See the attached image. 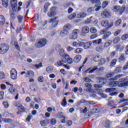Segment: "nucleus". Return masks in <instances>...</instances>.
I'll return each instance as SVG.
<instances>
[{"label":"nucleus","mask_w":128,"mask_h":128,"mask_svg":"<svg viewBox=\"0 0 128 128\" xmlns=\"http://www.w3.org/2000/svg\"><path fill=\"white\" fill-rule=\"evenodd\" d=\"M101 24L104 27L108 26L105 29L100 30L101 34H104L103 36H102V39L103 40H106V39L108 38H109V36L111 34V32H108V28H110L111 27H112L114 26V22H112L109 25V22L108 20H103L101 22Z\"/></svg>","instance_id":"1"},{"label":"nucleus","mask_w":128,"mask_h":128,"mask_svg":"<svg viewBox=\"0 0 128 128\" xmlns=\"http://www.w3.org/2000/svg\"><path fill=\"white\" fill-rule=\"evenodd\" d=\"M120 88L128 86V78H122L120 79V81H112L110 82L109 86L111 88H114L118 86Z\"/></svg>","instance_id":"2"},{"label":"nucleus","mask_w":128,"mask_h":128,"mask_svg":"<svg viewBox=\"0 0 128 128\" xmlns=\"http://www.w3.org/2000/svg\"><path fill=\"white\" fill-rule=\"evenodd\" d=\"M18 5H19V7H18ZM18 0H11V7L14 12H20L21 10L20 6H22V2H19V3H18Z\"/></svg>","instance_id":"3"},{"label":"nucleus","mask_w":128,"mask_h":128,"mask_svg":"<svg viewBox=\"0 0 128 128\" xmlns=\"http://www.w3.org/2000/svg\"><path fill=\"white\" fill-rule=\"evenodd\" d=\"M10 50V46L6 43H2L0 44V54H6Z\"/></svg>","instance_id":"4"},{"label":"nucleus","mask_w":128,"mask_h":128,"mask_svg":"<svg viewBox=\"0 0 128 128\" xmlns=\"http://www.w3.org/2000/svg\"><path fill=\"white\" fill-rule=\"evenodd\" d=\"M125 10V6H120V5L114 6L112 8V11L116 12H118V14H119L120 16H122Z\"/></svg>","instance_id":"5"},{"label":"nucleus","mask_w":128,"mask_h":128,"mask_svg":"<svg viewBox=\"0 0 128 128\" xmlns=\"http://www.w3.org/2000/svg\"><path fill=\"white\" fill-rule=\"evenodd\" d=\"M72 28V26L70 24H66L63 30L61 31L60 35L61 36H64L68 34V31Z\"/></svg>","instance_id":"6"},{"label":"nucleus","mask_w":128,"mask_h":128,"mask_svg":"<svg viewBox=\"0 0 128 128\" xmlns=\"http://www.w3.org/2000/svg\"><path fill=\"white\" fill-rule=\"evenodd\" d=\"M47 40L44 38L40 39L38 42L36 43L35 46L36 48H40L46 46Z\"/></svg>","instance_id":"7"},{"label":"nucleus","mask_w":128,"mask_h":128,"mask_svg":"<svg viewBox=\"0 0 128 128\" xmlns=\"http://www.w3.org/2000/svg\"><path fill=\"white\" fill-rule=\"evenodd\" d=\"M80 32V30L79 29H74L73 30L72 34H70L69 38L70 40H75L78 37V34Z\"/></svg>","instance_id":"8"},{"label":"nucleus","mask_w":128,"mask_h":128,"mask_svg":"<svg viewBox=\"0 0 128 128\" xmlns=\"http://www.w3.org/2000/svg\"><path fill=\"white\" fill-rule=\"evenodd\" d=\"M92 4H96L95 7H97L95 10L96 12H98L101 8L102 6H100L101 2L100 0H91Z\"/></svg>","instance_id":"9"},{"label":"nucleus","mask_w":128,"mask_h":128,"mask_svg":"<svg viewBox=\"0 0 128 128\" xmlns=\"http://www.w3.org/2000/svg\"><path fill=\"white\" fill-rule=\"evenodd\" d=\"M10 78L14 80L18 78V72L14 68H12L10 70Z\"/></svg>","instance_id":"10"},{"label":"nucleus","mask_w":128,"mask_h":128,"mask_svg":"<svg viewBox=\"0 0 128 128\" xmlns=\"http://www.w3.org/2000/svg\"><path fill=\"white\" fill-rule=\"evenodd\" d=\"M94 88H95L96 89V92H98V94L100 95L101 96H103L104 95V94L102 93L103 92V90L100 89L101 88L102 86L101 85H99L98 84H95L94 85Z\"/></svg>","instance_id":"11"},{"label":"nucleus","mask_w":128,"mask_h":128,"mask_svg":"<svg viewBox=\"0 0 128 128\" xmlns=\"http://www.w3.org/2000/svg\"><path fill=\"white\" fill-rule=\"evenodd\" d=\"M58 18V17H54V18H50L48 20V22L50 24H52V26L54 28L57 26L58 24L59 21L56 20Z\"/></svg>","instance_id":"12"},{"label":"nucleus","mask_w":128,"mask_h":128,"mask_svg":"<svg viewBox=\"0 0 128 128\" xmlns=\"http://www.w3.org/2000/svg\"><path fill=\"white\" fill-rule=\"evenodd\" d=\"M92 42H87L86 43H84L82 42H80V46H82L84 49L87 50L88 49L92 46Z\"/></svg>","instance_id":"13"},{"label":"nucleus","mask_w":128,"mask_h":128,"mask_svg":"<svg viewBox=\"0 0 128 128\" xmlns=\"http://www.w3.org/2000/svg\"><path fill=\"white\" fill-rule=\"evenodd\" d=\"M34 76V73L32 70L27 71V73H26L24 75V77L26 78H32Z\"/></svg>","instance_id":"14"},{"label":"nucleus","mask_w":128,"mask_h":128,"mask_svg":"<svg viewBox=\"0 0 128 128\" xmlns=\"http://www.w3.org/2000/svg\"><path fill=\"white\" fill-rule=\"evenodd\" d=\"M90 32V28L88 26H84L82 29L81 36H85L86 34Z\"/></svg>","instance_id":"15"},{"label":"nucleus","mask_w":128,"mask_h":128,"mask_svg":"<svg viewBox=\"0 0 128 128\" xmlns=\"http://www.w3.org/2000/svg\"><path fill=\"white\" fill-rule=\"evenodd\" d=\"M64 57V62H67L69 64H72V58H70V56H68L67 54H66L64 56H63Z\"/></svg>","instance_id":"16"},{"label":"nucleus","mask_w":128,"mask_h":128,"mask_svg":"<svg viewBox=\"0 0 128 128\" xmlns=\"http://www.w3.org/2000/svg\"><path fill=\"white\" fill-rule=\"evenodd\" d=\"M111 13L108 10H104L101 13V16L103 18H108L110 17Z\"/></svg>","instance_id":"17"},{"label":"nucleus","mask_w":128,"mask_h":128,"mask_svg":"<svg viewBox=\"0 0 128 128\" xmlns=\"http://www.w3.org/2000/svg\"><path fill=\"white\" fill-rule=\"evenodd\" d=\"M91 68H88V70H85V73L87 74L88 73L89 74H91L94 73V72H96V70H97L98 69V68L95 67L93 68H92L90 70Z\"/></svg>","instance_id":"18"},{"label":"nucleus","mask_w":128,"mask_h":128,"mask_svg":"<svg viewBox=\"0 0 128 128\" xmlns=\"http://www.w3.org/2000/svg\"><path fill=\"white\" fill-rule=\"evenodd\" d=\"M87 16V14L84 12H80L77 14V18H84Z\"/></svg>","instance_id":"19"},{"label":"nucleus","mask_w":128,"mask_h":128,"mask_svg":"<svg viewBox=\"0 0 128 128\" xmlns=\"http://www.w3.org/2000/svg\"><path fill=\"white\" fill-rule=\"evenodd\" d=\"M56 48H59L60 50V55L61 56H65V52H64V50L63 48H61V46L60 45H58L57 46H56Z\"/></svg>","instance_id":"20"},{"label":"nucleus","mask_w":128,"mask_h":128,"mask_svg":"<svg viewBox=\"0 0 128 128\" xmlns=\"http://www.w3.org/2000/svg\"><path fill=\"white\" fill-rule=\"evenodd\" d=\"M123 76V74H118L116 76H114V78H110V81H114V80H118L120 79V78H122Z\"/></svg>","instance_id":"21"},{"label":"nucleus","mask_w":128,"mask_h":128,"mask_svg":"<svg viewBox=\"0 0 128 128\" xmlns=\"http://www.w3.org/2000/svg\"><path fill=\"white\" fill-rule=\"evenodd\" d=\"M18 102L14 103V106L16 107H18L20 108V112H26L25 108L22 106H18Z\"/></svg>","instance_id":"22"},{"label":"nucleus","mask_w":128,"mask_h":128,"mask_svg":"<svg viewBox=\"0 0 128 128\" xmlns=\"http://www.w3.org/2000/svg\"><path fill=\"white\" fill-rule=\"evenodd\" d=\"M49 124V121L48 120H42L40 122V124L42 126H46Z\"/></svg>","instance_id":"23"},{"label":"nucleus","mask_w":128,"mask_h":128,"mask_svg":"<svg viewBox=\"0 0 128 128\" xmlns=\"http://www.w3.org/2000/svg\"><path fill=\"white\" fill-rule=\"evenodd\" d=\"M53 10V8H51L50 11L49 12L48 14L47 15L49 17H52L56 15V12L55 10Z\"/></svg>","instance_id":"24"},{"label":"nucleus","mask_w":128,"mask_h":128,"mask_svg":"<svg viewBox=\"0 0 128 128\" xmlns=\"http://www.w3.org/2000/svg\"><path fill=\"white\" fill-rule=\"evenodd\" d=\"M81 59H82L81 55H78L76 56H75L74 59V62H76V63L80 62Z\"/></svg>","instance_id":"25"},{"label":"nucleus","mask_w":128,"mask_h":128,"mask_svg":"<svg viewBox=\"0 0 128 128\" xmlns=\"http://www.w3.org/2000/svg\"><path fill=\"white\" fill-rule=\"evenodd\" d=\"M102 58V56L100 55H96L93 58V60L96 62H99Z\"/></svg>","instance_id":"26"},{"label":"nucleus","mask_w":128,"mask_h":128,"mask_svg":"<svg viewBox=\"0 0 128 128\" xmlns=\"http://www.w3.org/2000/svg\"><path fill=\"white\" fill-rule=\"evenodd\" d=\"M6 24V18L4 16L0 15V25H4Z\"/></svg>","instance_id":"27"},{"label":"nucleus","mask_w":128,"mask_h":128,"mask_svg":"<svg viewBox=\"0 0 128 128\" xmlns=\"http://www.w3.org/2000/svg\"><path fill=\"white\" fill-rule=\"evenodd\" d=\"M100 109L99 108H92L91 110L92 114H98L100 112Z\"/></svg>","instance_id":"28"},{"label":"nucleus","mask_w":128,"mask_h":128,"mask_svg":"<svg viewBox=\"0 0 128 128\" xmlns=\"http://www.w3.org/2000/svg\"><path fill=\"white\" fill-rule=\"evenodd\" d=\"M85 86H86V88H88V90H87V91L88 92H92V86L90 84V83L85 84Z\"/></svg>","instance_id":"29"},{"label":"nucleus","mask_w":128,"mask_h":128,"mask_svg":"<svg viewBox=\"0 0 128 128\" xmlns=\"http://www.w3.org/2000/svg\"><path fill=\"white\" fill-rule=\"evenodd\" d=\"M64 60H58L57 62V63H56V64H55V66H64Z\"/></svg>","instance_id":"30"},{"label":"nucleus","mask_w":128,"mask_h":128,"mask_svg":"<svg viewBox=\"0 0 128 128\" xmlns=\"http://www.w3.org/2000/svg\"><path fill=\"white\" fill-rule=\"evenodd\" d=\"M42 63L40 62L39 64H33L32 65V68H35L36 69H39L40 68L42 67Z\"/></svg>","instance_id":"31"},{"label":"nucleus","mask_w":128,"mask_h":128,"mask_svg":"<svg viewBox=\"0 0 128 128\" xmlns=\"http://www.w3.org/2000/svg\"><path fill=\"white\" fill-rule=\"evenodd\" d=\"M2 4L4 8H8V0H2Z\"/></svg>","instance_id":"32"},{"label":"nucleus","mask_w":128,"mask_h":128,"mask_svg":"<svg viewBox=\"0 0 128 128\" xmlns=\"http://www.w3.org/2000/svg\"><path fill=\"white\" fill-rule=\"evenodd\" d=\"M112 44V41L111 40H108L104 44V47L108 48Z\"/></svg>","instance_id":"33"},{"label":"nucleus","mask_w":128,"mask_h":128,"mask_svg":"<svg viewBox=\"0 0 128 128\" xmlns=\"http://www.w3.org/2000/svg\"><path fill=\"white\" fill-rule=\"evenodd\" d=\"M84 51V50L82 48H77L74 50V53L76 54H80L82 52Z\"/></svg>","instance_id":"34"},{"label":"nucleus","mask_w":128,"mask_h":128,"mask_svg":"<svg viewBox=\"0 0 128 128\" xmlns=\"http://www.w3.org/2000/svg\"><path fill=\"white\" fill-rule=\"evenodd\" d=\"M114 76V72L108 73L106 75V78H112Z\"/></svg>","instance_id":"35"},{"label":"nucleus","mask_w":128,"mask_h":128,"mask_svg":"<svg viewBox=\"0 0 128 128\" xmlns=\"http://www.w3.org/2000/svg\"><path fill=\"white\" fill-rule=\"evenodd\" d=\"M126 60V58H125V56H124V54H120V56L119 58V62H123V61H125Z\"/></svg>","instance_id":"36"},{"label":"nucleus","mask_w":128,"mask_h":128,"mask_svg":"<svg viewBox=\"0 0 128 128\" xmlns=\"http://www.w3.org/2000/svg\"><path fill=\"white\" fill-rule=\"evenodd\" d=\"M116 90V88H108L106 89L105 92H115Z\"/></svg>","instance_id":"37"},{"label":"nucleus","mask_w":128,"mask_h":128,"mask_svg":"<svg viewBox=\"0 0 128 128\" xmlns=\"http://www.w3.org/2000/svg\"><path fill=\"white\" fill-rule=\"evenodd\" d=\"M50 5V4L47 2L45 4V6H44V12H48V8Z\"/></svg>","instance_id":"38"},{"label":"nucleus","mask_w":128,"mask_h":128,"mask_svg":"<svg viewBox=\"0 0 128 128\" xmlns=\"http://www.w3.org/2000/svg\"><path fill=\"white\" fill-rule=\"evenodd\" d=\"M76 13H73L72 14H70L68 16V18L70 20H73L76 18Z\"/></svg>","instance_id":"39"},{"label":"nucleus","mask_w":128,"mask_h":128,"mask_svg":"<svg viewBox=\"0 0 128 128\" xmlns=\"http://www.w3.org/2000/svg\"><path fill=\"white\" fill-rule=\"evenodd\" d=\"M16 16L14 13H10V20H16Z\"/></svg>","instance_id":"40"},{"label":"nucleus","mask_w":128,"mask_h":128,"mask_svg":"<svg viewBox=\"0 0 128 128\" xmlns=\"http://www.w3.org/2000/svg\"><path fill=\"white\" fill-rule=\"evenodd\" d=\"M14 46L17 50H18V51H20V46L18 42L14 41Z\"/></svg>","instance_id":"41"},{"label":"nucleus","mask_w":128,"mask_h":128,"mask_svg":"<svg viewBox=\"0 0 128 128\" xmlns=\"http://www.w3.org/2000/svg\"><path fill=\"white\" fill-rule=\"evenodd\" d=\"M46 72L48 73H52L53 72V68L50 66L46 68Z\"/></svg>","instance_id":"42"},{"label":"nucleus","mask_w":128,"mask_h":128,"mask_svg":"<svg viewBox=\"0 0 128 128\" xmlns=\"http://www.w3.org/2000/svg\"><path fill=\"white\" fill-rule=\"evenodd\" d=\"M111 122L109 120H106L105 122V127L106 128H110Z\"/></svg>","instance_id":"43"},{"label":"nucleus","mask_w":128,"mask_h":128,"mask_svg":"<svg viewBox=\"0 0 128 128\" xmlns=\"http://www.w3.org/2000/svg\"><path fill=\"white\" fill-rule=\"evenodd\" d=\"M102 39H98L92 41L93 44H100L102 42Z\"/></svg>","instance_id":"44"},{"label":"nucleus","mask_w":128,"mask_h":128,"mask_svg":"<svg viewBox=\"0 0 128 128\" xmlns=\"http://www.w3.org/2000/svg\"><path fill=\"white\" fill-rule=\"evenodd\" d=\"M2 120L5 123L11 122L12 121V119L5 118H2Z\"/></svg>","instance_id":"45"},{"label":"nucleus","mask_w":128,"mask_h":128,"mask_svg":"<svg viewBox=\"0 0 128 128\" xmlns=\"http://www.w3.org/2000/svg\"><path fill=\"white\" fill-rule=\"evenodd\" d=\"M95 11L94 8L92 7H90L89 8L88 10H87V12L88 14H92V12H94Z\"/></svg>","instance_id":"46"},{"label":"nucleus","mask_w":128,"mask_h":128,"mask_svg":"<svg viewBox=\"0 0 128 128\" xmlns=\"http://www.w3.org/2000/svg\"><path fill=\"white\" fill-rule=\"evenodd\" d=\"M2 105L4 106V108H8L9 107V104L8 102L7 101H4L2 102Z\"/></svg>","instance_id":"47"},{"label":"nucleus","mask_w":128,"mask_h":128,"mask_svg":"<svg viewBox=\"0 0 128 128\" xmlns=\"http://www.w3.org/2000/svg\"><path fill=\"white\" fill-rule=\"evenodd\" d=\"M88 60V58H85V60L82 64V66H80L79 68H78V72H81V70H82V67L84 66V64L86 63V61Z\"/></svg>","instance_id":"48"},{"label":"nucleus","mask_w":128,"mask_h":128,"mask_svg":"<svg viewBox=\"0 0 128 128\" xmlns=\"http://www.w3.org/2000/svg\"><path fill=\"white\" fill-rule=\"evenodd\" d=\"M30 88L31 90L34 92H36L38 90V88L35 85H32L30 87Z\"/></svg>","instance_id":"49"},{"label":"nucleus","mask_w":128,"mask_h":128,"mask_svg":"<svg viewBox=\"0 0 128 128\" xmlns=\"http://www.w3.org/2000/svg\"><path fill=\"white\" fill-rule=\"evenodd\" d=\"M119 42H120V38L119 37L116 38L114 40H112V42L114 44H118Z\"/></svg>","instance_id":"50"},{"label":"nucleus","mask_w":128,"mask_h":128,"mask_svg":"<svg viewBox=\"0 0 128 128\" xmlns=\"http://www.w3.org/2000/svg\"><path fill=\"white\" fill-rule=\"evenodd\" d=\"M122 20L120 19L118 20L115 22V26H118L120 24H122Z\"/></svg>","instance_id":"51"},{"label":"nucleus","mask_w":128,"mask_h":128,"mask_svg":"<svg viewBox=\"0 0 128 128\" xmlns=\"http://www.w3.org/2000/svg\"><path fill=\"white\" fill-rule=\"evenodd\" d=\"M67 104V102H66V98H63L62 102H61V105L64 106H66Z\"/></svg>","instance_id":"52"},{"label":"nucleus","mask_w":128,"mask_h":128,"mask_svg":"<svg viewBox=\"0 0 128 128\" xmlns=\"http://www.w3.org/2000/svg\"><path fill=\"white\" fill-rule=\"evenodd\" d=\"M98 82L100 84L102 85H104L106 84V80L104 78H101L99 80Z\"/></svg>","instance_id":"53"},{"label":"nucleus","mask_w":128,"mask_h":128,"mask_svg":"<svg viewBox=\"0 0 128 128\" xmlns=\"http://www.w3.org/2000/svg\"><path fill=\"white\" fill-rule=\"evenodd\" d=\"M122 68L120 66L117 67L116 68V70H114V72L116 74H118V73L120 72H122Z\"/></svg>","instance_id":"54"},{"label":"nucleus","mask_w":128,"mask_h":128,"mask_svg":"<svg viewBox=\"0 0 128 128\" xmlns=\"http://www.w3.org/2000/svg\"><path fill=\"white\" fill-rule=\"evenodd\" d=\"M106 62V59L105 58H100V60H99V64L100 65H103Z\"/></svg>","instance_id":"55"},{"label":"nucleus","mask_w":128,"mask_h":128,"mask_svg":"<svg viewBox=\"0 0 128 128\" xmlns=\"http://www.w3.org/2000/svg\"><path fill=\"white\" fill-rule=\"evenodd\" d=\"M50 124L52 126H54L56 124V120L54 118L50 119Z\"/></svg>","instance_id":"56"},{"label":"nucleus","mask_w":128,"mask_h":128,"mask_svg":"<svg viewBox=\"0 0 128 128\" xmlns=\"http://www.w3.org/2000/svg\"><path fill=\"white\" fill-rule=\"evenodd\" d=\"M108 1H104L102 4V8H106V6H108Z\"/></svg>","instance_id":"57"},{"label":"nucleus","mask_w":128,"mask_h":128,"mask_svg":"<svg viewBox=\"0 0 128 128\" xmlns=\"http://www.w3.org/2000/svg\"><path fill=\"white\" fill-rule=\"evenodd\" d=\"M122 40H126L128 38V34H124L122 36L121 38Z\"/></svg>","instance_id":"58"},{"label":"nucleus","mask_w":128,"mask_h":128,"mask_svg":"<svg viewBox=\"0 0 128 128\" xmlns=\"http://www.w3.org/2000/svg\"><path fill=\"white\" fill-rule=\"evenodd\" d=\"M116 62H117V60L116 59H114L112 60L110 62V66H114L116 64Z\"/></svg>","instance_id":"59"},{"label":"nucleus","mask_w":128,"mask_h":128,"mask_svg":"<svg viewBox=\"0 0 128 128\" xmlns=\"http://www.w3.org/2000/svg\"><path fill=\"white\" fill-rule=\"evenodd\" d=\"M44 81V78L42 76H40L38 77V82L40 83H43Z\"/></svg>","instance_id":"60"},{"label":"nucleus","mask_w":128,"mask_h":128,"mask_svg":"<svg viewBox=\"0 0 128 128\" xmlns=\"http://www.w3.org/2000/svg\"><path fill=\"white\" fill-rule=\"evenodd\" d=\"M15 91H16V89L14 88H10L8 89V92L11 94H14Z\"/></svg>","instance_id":"61"},{"label":"nucleus","mask_w":128,"mask_h":128,"mask_svg":"<svg viewBox=\"0 0 128 128\" xmlns=\"http://www.w3.org/2000/svg\"><path fill=\"white\" fill-rule=\"evenodd\" d=\"M71 5V3L70 2H66L63 4L64 8H66L68 7H70Z\"/></svg>","instance_id":"62"},{"label":"nucleus","mask_w":128,"mask_h":128,"mask_svg":"<svg viewBox=\"0 0 128 128\" xmlns=\"http://www.w3.org/2000/svg\"><path fill=\"white\" fill-rule=\"evenodd\" d=\"M5 78L4 73L3 72H0V80H3Z\"/></svg>","instance_id":"63"},{"label":"nucleus","mask_w":128,"mask_h":128,"mask_svg":"<svg viewBox=\"0 0 128 128\" xmlns=\"http://www.w3.org/2000/svg\"><path fill=\"white\" fill-rule=\"evenodd\" d=\"M90 31V32H92V34H94L96 32L97 30L94 28H91Z\"/></svg>","instance_id":"64"}]
</instances>
